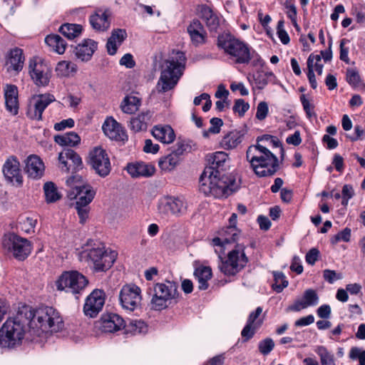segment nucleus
Instances as JSON below:
<instances>
[{"label":"nucleus","instance_id":"obj_1","mask_svg":"<svg viewBox=\"0 0 365 365\" xmlns=\"http://www.w3.org/2000/svg\"><path fill=\"white\" fill-rule=\"evenodd\" d=\"M227 157V154L222 151L216 152L210 157V165L205 167L199 182L200 191L205 195L227 197L234 191V175L224 172Z\"/></svg>","mask_w":365,"mask_h":365},{"label":"nucleus","instance_id":"obj_2","mask_svg":"<svg viewBox=\"0 0 365 365\" xmlns=\"http://www.w3.org/2000/svg\"><path fill=\"white\" fill-rule=\"evenodd\" d=\"M31 307L28 305L19 308L14 317L9 318L0 328V346L14 348L21 344L23 340H34L31 324Z\"/></svg>","mask_w":365,"mask_h":365},{"label":"nucleus","instance_id":"obj_3","mask_svg":"<svg viewBox=\"0 0 365 365\" xmlns=\"http://www.w3.org/2000/svg\"><path fill=\"white\" fill-rule=\"evenodd\" d=\"M186 58L180 51H173L162 65L161 73L157 84L160 93H165L177 85L182 75Z\"/></svg>","mask_w":365,"mask_h":365},{"label":"nucleus","instance_id":"obj_4","mask_svg":"<svg viewBox=\"0 0 365 365\" xmlns=\"http://www.w3.org/2000/svg\"><path fill=\"white\" fill-rule=\"evenodd\" d=\"M31 333L40 336L43 332H58L63 327L60 313L52 307H43L36 309L31 307Z\"/></svg>","mask_w":365,"mask_h":365},{"label":"nucleus","instance_id":"obj_5","mask_svg":"<svg viewBox=\"0 0 365 365\" xmlns=\"http://www.w3.org/2000/svg\"><path fill=\"white\" fill-rule=\"evenodd\" d=\"M116 256L115 252H108L104 244L93 240H89L81 253V258L85 259L96 272H104L110 268Z\"/></svg>","mask_w":365,"mask_h":365},{"label":"nucleus","instance_id":"obj_6","mask_svg":"<svg viewBox=\"0 0 365 365\" xmlns=\"http://www.w3.org/2000/svg\"><path fill=\"white\" fill-rule=\"evenodd\" d=\"M255 148L259 152V155L252 156V171L259 177L274 175L279 169L277 157L262 142L257 141Z\"/></svg>","mask_w":365,"mask_h":365},{"label":"nucleus","instance_id":"obj_7","mask_svg":"<svg viewBox=\"0 0 365 365\" xmlns=\"http://www.w3.org/2000/svg\"><path fill=\"white\" fill-rule=\"evenodd\" d=\"M218 255V268L226 276H233L238 273L247 264V257L245 256L244 248L237 245L235 249L230 251L227 257L223 258L225 248L222 252H216Z\"/></svg>","mask_w":365,"mask_h":365},{"label":"nucleus","instance_id":"obj_8","mask_svg":"<svg viewBox=\"0 0 365 365\" xmlns=\"http://www.w3.org/2000/svg\"><path fill=\"white\" fill-rule=\"evenodd\" d=\"M150 300L151 308L160 311L168 307L173 299L178 297V284L171 281L165 283H156L153 286Z\"/></svg>","mask_w":365,"mask_h":365},{"label":"nucleus","instance_id":"obj_9","mask_svg":"<svg viewBox=\"0 0 365 365\" xmlns=\"http://www.w3.org/2000/svg\"><path fill=\"white\" fill-rule=\"evenodd\" d=\"M217 45L225 53L232 56L237 63L247 62L250 58L249 48L230 34H222L218 36Z\"/></svg>","mask_w":365,"mask_h":365},{"label":"nucleus","instance_id":"obj_10","mask_svg":"<svg viewBox=\"0 0 365 365\" xmlns=\"http://www.w3.org/2000/svg\"><path fill=\"white\" fill-rule=\"evenodd\" d=\"M88 283L86 277L78 271L63 272L56 282V288L59 291L80 294Z\"/></svg>","mask_w":365,"mask_h":365},{"label":"nucleus","instance_id":"obj_11","mask_svg":"<svg viewBox=\"0 0 365 365\" xmlns=\"http://www.w3.org/2000/svg\"><path fill=\"white\" fill-rule=\"evenodd\" d=\"M2 246L18 260H24L32 250L30 241L14 233H9L4 236Z\"/></svg>","mask_w":365,"mask_h":365},{"label":"nucleus","instance_id":"obj_12","mask_svg":"<svg viewBox=\"0 0 365 365\" xmlns=\"http://www.w3.org/2000/svg\"><path fill=\"white\" fill-rule=\"evenodd\" d=\"M88 164L95 173L101 178L109 175L112 170L109 155L101 147H96L89 152Z\"/></svg>","mask_w":365,"mask_h":365},{"label":"nucleus","instance_id":"obj_13","mask_svg":"<svg viewBox=\"0 0 365 365\" xmlns=\"http://www.w3.org/2000/svg\"><path fill=\"white\" fill-rule=\"evenodd\" d=\"M186 210V202L180 197H163L158 202V213L161 218L167 219L172 215L180 216Z\"/></svg>","mask_w":365,"mask_h":365},{"label":"nucleus","instance_id":"obj_14","mask_svg":"<svg viewBox=\"0 0 365 365\" xmlns=\"http://www.w3.org/2000/svg\"><path fill=\"white\" fill-rule=\"evenodd\" d=\"M252 81L257 89H263L269 82L275 78L274 74L269 71L264 61L252 50Z\"/></svg>","mask_w":365,"mask_h":365},{"label":"nucleus","instance_id":"obj_15","mask_svg":"<svg viewBox=\"0 0 365 365\" xmlns=\"http://www.w3.org/2000/svg\"><path fill=\"white\" fill-rule=\"evenodd\" d=\"M141 299V290L134 284H125L120 291V303L125 309L134 311L140 305Z\"/></svg>","mask_w":365,"mask_h":365},{"label":"nucleus","instance_id":"obj_16","mask_svg":"<svg viewBox=\"0 0 365 365\" xmlns=\"http://www.w3.org/2000/svg\"><path fill=\"white\" fill-rule=\"evenodd\" d=\"M2 173L8 183L18 187L22 186L24 180L20 162L16 156L10 155L6 159L2 166Z\"/></svg>","mask_w":365,"mask_h":365},{"label":"nucleus","instance_id":"obj_17","mask_svg":"<svg viewBox=\"0 0 365 365\" xmlns=\"http://www.w3.org/2000/svg\"><path fill=\"white\" fill-rule=\"evenodd\" d=\"M29 73L36 85L45 86L48 84L51 70L43 61H31L29 63Z\"/></svg>","mask_w":365,"mask_h":365},{"label":"nucleus","instance_id":"obj_18","mask_svg":"<svg viewBox=\"0 0 365 365\" xmlns=\"http://www.w3.org/2000/svg\"><path fill=\"white\" fill-rule=\"evenodd\" d=\"M98 327L105 333H113L125 327V321L117 314L107 313L97 322Z\"/></svg>","mask_w":365,"mask_h":365},{"label":"nucleus","instance_id":"obj_19","mask_svg":"<svg viewBox=\"0 0 365 365\" xmlns=\"http://www.w3.org/2000/svg\"><path fill=\"white\" fill-rule=\"evenodd\" d=\"M239 232L235 226L229 225L222 228L219 232V237L212 240L211 245L215 248V252H222L223 248L227 244L235 242L238 238Z\"/></svg>","mask_w":365,"mask_h":365},{"label":"nucleus","instance_id":"obj_20","mask_svg":"<svg viewBox=\"0 0 365 365\" xmlns=\"http://www.w3.org/2000/svg\"><path fill=\"white\" fill-rule=\"evenodd\" d=\"M104 303L103 292L100 289H96L86 298L83 306V312L86 316L95 317L102 309Z\"/></svg>","mask_w":365,"mask_h":365},{"label":"nucleus","instance_id":"obj_21","mask_svg":"<svg viewBox=\"0 0 365 365\" xmlns=\"http://www.w3.org/2000/svg\"><path fill=\"white\" fill-rule=\"evenodd\" d=\"M104 134L110 140L125 142L128 140L126 131L113 117L107 118L102 126Z\"/></svg>","mask_w":365,"mask_h":365},{"label":"nucleus","instance_id":"obj_22","mask_svg":"<svg viewBox=\"0 0 365 365\" xmlns=\"http://www.w3.org/2000/svg\"><path fill=\"white\" fill-rule=\"evenodd\" d=\"M96 195V190L88 184L72 187L68 192L70 199H76V203L89 205Z\"/></svg>","mask_w":365,"mask_h":365},{"label":"nucleus","instance_id":"obj_23","mask_svg":"<svg viewBox=\"0 0 365 365\" xmlns=\"http://www.w3.org/2000/svg\"><path fill=\"white\" fill-rule=\"evenodd\" d=\"M55 101L53 95L45 93L38 95L34 98V106L30 107L27 115L28 116L34 120H41L42 114L47 106Z\"/></svg>","mask_w":365,"mask_h":365},{"label":"nucleus","instance_id":"obj_24","mask_svg":"<svg viewBox=\"0 0 365 365\" xmlns=\"http://www.w3.org/2000/svg\"><path fill=\"white\" fill-rule=\"evenodd\" d=\"M24 170L29 178L38 180L43 177L45 166L38 156L35 155H29L26 158Z\"/></svg>","mask_w":365,"mask_h":365},{"label":"nucleus","instance_id":"obj_25","mask_svg":"<svg viewBox=\"0 0 365 365\" xmlns=\"http://www.w3.org/2000/svg\"><path fill=\"white\" fill-rule=\"evenodd\" d=\"M6 110L11 115L19 113V91L15 85L6 84L4 88Z\"/></svg>","mask_w":365,"mask_h":365},{"label":"nucleus","instance_id":"obj_26","mask_svg":"<svg viewBox=\"0 0 365 365\" xmlns=\"http://www.w3.org/2000/svg\"><path fill=\"white\" fill-rule=\"evenodd\" d=\"M110 12L108 9H98L94 14L90 16L89 22L92 28L98 31H107L110 26Z\"/></svg>","mask_w":365,"mask_h":365},{"label":"nucleus","instance_id":"obj_27","mask_svg":"<svg viewBox=\"0 0 365 365\" xmlns=\"http://www.w3.org/2000/svg\"><path fill=\"white\" fill-rule=\"evenodd\" d=\"M24 56L21 48H14L9 51L6 56V65L8 71L19 73L24 67Z\"/></svg>","mask_w":365,"mask_h":365},{"label":"nucleus","instance_id":"obj_28","mask_svg":"<svg viewBox=\"0 0 365 365\" xmlns=\"http://www.w3.org/2000/svg\"><path fill=\"white\" fill-rule=\"evenodd\" d=\"M187 33L193 45L198 46L205 42L207 33L201 22L194 19L187 28Z\"/></svg>","mask_w":365,"mask_h":365},{"label":"nucleus","instance_id":"obj_29","mask_svg":"<svg viewBox=\"0 0 365 365\" xmlns=\"http://www.w3.org/2000/svg\"><path fill=\"white\" fill-rule=\"evenodd\" d=\"M97 47L98 43L95 41L90 38L84 39L76 46V56L82 61H88L91 58Z\"/></svg>","mask_w":365,"mask_h":365},{"label":"nucleus","instance_id":"obj_30","mask_svg":"<svg viewBox=\"0 0 365 365\" xmlns=\"http://www.w3.org/2000/svg\"><path fill=\"white\" fill-rule=\"evenodd\" d=\"M127 38V32L125 29H115L111 32L106 43V49L109 55L113 56L116 53L118 48Z\"/></svg>","mask_w":365,"mask_h":365},{"label":"nucleus","instance_id":"obj_31","mask_svg":"<svg viewBox=\"0 0 365 365\" xmlns=\"http://www.w3.org/2000/svg\"><path fill=\"white\" fill-rule=\"evenodd\" d=\"M245 136L243 130H232L225 134L220 142V147L225 150H232L242 143Z\"/></svg>","mask_w":365,"mask_h":365},{"label":"nucleus","instance_id":"obj_32","mask_svg":"<svg viewBox=\"0 0 365 365\" xmlns=\"http://www.w3.org/2000/svg\"><path fill=\"white\" fill-rule=\"evenodd\" d=\"M153 137L161 143L169 144L175 138V134L170 125H157L152 130Z\"/></svg>","mask_w":365,"mask_h":365},{"label":"nucleus","instance_id":"obj_33","mask_svg":"<svg viewBox=\"0 0 365 365\" xmlns=\"http://www.w3.org/2000/svg\"><path fill=\"white\" fill-rule=\"evenodd\" d=\"M195 278L198 282L200 290H206L209 287L208 281L212 277V272L210 267L200 265L195 267L193 273Z\"/></svg>","mask_w":365,"mask_h":365},{"label":"nucleus","instance_id":"obj_34","mask_svg":"<svg viewBox=\"0 0 365 365\" xmlns=\"http://www.w3.org/2000/svg\"><path fill=\"white\" fill-rule=\"evenodd\" d=\"M181 158L172 150L168 155L160 158L158 165L162 170L171 171L178 165Z\"/></svg>","mask_w":365,"mask_h":365},{"label":"nucleus","instance_id":"obj_35","mask_svg":"<svg viewBox=\"0 0 365 365\" xmlns=\"http://www.w3.org/2000/svg\"><path fill=\"white\" fill-rule=\"evenodd\" d=\"M43 190L47 203L56 202L61 198V194L58 192L57 186L51 181L45 182Z\"/></svg>","mask_w":365,"mask_h":365},{"label":"nucleus","instance_id":"obj_36","mask_svg":"<svg viewBox=\"0 0 365 365\" xmlns=\"http://www.w3.org/2000/svg\"><path fill=\"white\" fill-rule=\"evenodd\" d=\"M150 118V115L149 112L141 113L130 120V127L135 132L145 130Z\"/></svg>","mask_w":365,"mask_h":365},{"label":"nucleus","instance_id":"obj_37","mask_svg":"<svg viewBox=\"0 0 365 365\" xmlns=\"http://www.w3.org/2000/svg\"><path fill=\"white\" fill-rule=\"evenodd\" d=\"M45 42L59 54L63 53L66 51V42L58 34L48 35L45 38Z\"/></svg>","mask_w":365,"mask_h":365},{"label":"nucleus","instance_id":"obj_38","mask_svg":"<svg viewBox=\"0 0 365 365\" xmlns=\"http://www.w3.org/2000/svg\"><path fill=\"white\" fill-rule=\"evenodd\" d=\"M54 140L60 145L73 147L77 145L80 143L81 138L76 133L68 132L64 135H56L54 137Z\"/></svg>","mask_w":365,"mask_h":365},{"label":"nucleus","instance_id":"obj_39","mask_svg":"<svg viewBox=\"0 0 365 365\" xmlns=\"http://www.w3.org/2000/svg\"><path fill=\"white\" fill-rule=\"evenodd\" d=\"M83 31V27L80 24H64L59 28V31L68 39H73L78 37Z\"/></svg>","mask_w":365,"mask_h":365},{"label":"nucleus","instance_id":"obj_40","mask_svg":"<svg viewBox=\"0 0 365 365\" xmlns=\"http://www.w3.org/2000/svg\"><path fill=\"white\" fill-rule=\"evenodd\" d=\"M140 106V101L138 97L128 96L123 100L120 108L124 113L132 114L138 110Z\"/></svg>","mask_w":365,"mask_h":365},{"label":"nucleus","instance_id":"obj_41","mask_svg":"<svg viewBox=\"0 0 365 365\" xmlns=\"http://www.w3.org/2000/svg\"><path fill=\"white\" fill-rule=\"evenodd\" d=\"M192 142L189 140H179L177 143L173 147L172 151L175 153L179 158L185 153L191 152L192 150Z\"/></svg>","mask_w":365,"mask_h":365},{"label":"nucleus","instance_id":"obj_42","mask_svg":"<svg viewBox=\"0 0 365 365\" xmlns=\"http://www.w3.org/2000/svg\"><path fill=\"white\" fill-rule=\"evenodd\" d=\"M56 71L58 76H68L70 74L76 72L77 66L71 61H62L57 64Z\"/></svg>","mask_w":365,"mask_h":365},{"label":"nucleus","instance_id":"obj_43","mask_svg":"<svg viewBox=\"0 0 365 365\" xmlns=\"http://www.w3.org/2000/svg\"><path fill=\"white\" fill-rule=\"evenodd\" d=\"M274 283L272 285L273 290L277 293H280L282 290L288 286V281L282 272H272Z\"/></svg>","mask_w":365,"mask_h":365},{"label":"nucleus","instance_id":"obj_44","mask_svg":"<svg viewBox=\"0 0 365 365\" xmlns=\"http://www.w3.org/2000/svg\"><path fill=\"white\" fill-rule=\"evenodd\" d=\"M284 7L286 9L287 16L290 19L293 26L297 31L299 30V26L297 24V11L294 4L292 3L291 1L287 0L284 4Z\"/></svg>","mask_w":365,"mask_h":365},{"label":"nucleus","instance_id":"obj_45","mask_svg":"<svg viewBox=\"0 0 365 365\" xmlns=\"http://www.w3.org/2000/svg\"><path fill=\"white\" fill-rule=\"evenodd\" d=\"M316 353L320 357L322 365H336L334 356L324 346H319L315 350Z\"/></svg>","mask_w":365,"mask_h":365},{"label":"nucleus","instance_id":"obj_46","mask_svg":"<svg viewBox=\"0 0 365 365\" xmlns=\"http://www.w3.org/2000/svg\"><path fill=\"white\" fill-rule=\"evenodd\" d=\"M302 300L307 308L314 307L319 303V296L314 289H308L304 292Z\"/></svg>","mask_w":365,"mask_h":365},{"label":"nucleus","instance_id":"obj_47","mask_svg":"<svg viewBox=\"0 0 365 365\" xmlns=\"http://www.w3.org/2000/svg\"><path fill=\"white\" fill-rule=\"evenodd\" d=\"M61 159H63V158H68V160L72 162L75 169L78 168L82 165L81 158L72 149H64L61 152Z\"/></svg>","mask_w":365,"mask_h":365},{"label":"nucleus","instance_id":"obj_48","mask_svg":"<svg viewBox=\"0 0 365 365\" xmlns=\"http://www.w3.org/2000/svg\"><path fill=\"white\" fill-rule=\"evenodd\" d=\"M210 127L207 130L203 131V136L207 138L210 133L217 134L220 132L221 127L223 125L222 120L219 118H212L210 119Z\"/></svg>","mask_w":365,"mask_h":365},{"label":"nucleus","instance_id":"obj_49","mask_svg":"<svg viewBox=\"0 0 365 365\" xmlns=\"http://www.w3.org/2000/svg\"><path fill=\"white\" fill-rule=\"evenodd\" d=\"M36 222V220H34L32 217H27L22 219L19 222L20 229L27 234L34 232Z\"/></svg>","mask_w":365,"mask_h":365},{"label":"nucleus","instance_id":"obj_50","mask_svg":"<svg viewBox=\"0 0 365 365\" xmlns=\"http://www.w3.org/2000/svg\"><path fill=\"white\" fill-rule=\"evenodd\" d=\"M346 80L350 86L353 87L357 86L361 81V77L358 71L355 68H347Z\"/></svg>","mask_w":365,"mask_h":365},{"label":"nucleus","instance_id":"obj_51","mask_svg":"<svg viewBox=\"0 0 365 365\" xmlns=\"http://www.w3.org/2000/svg\"><path fill=\"white\" fill-rule=\"evenodd\" d=\"M274 347V343L272 339L266 338L259 342L258 349L263 355L269 354Z\"/></svg>","mask_w":365,"mask_h":365},{"label":"nucleus","instance_id":"obj_52","mask_svg":"<svg viewBox=\"0 0 365 365\" xmlns=\"http://www.w3.org/2000/svg\"><path fill=\"white\" fill-rule=\"evenodd\" d=\"M75 209L77 211L80 223L83 225L88 218L90 206L75 203Z\"/></svg>","mask_w":365,"mask_h":365},{"label":"nucleus","instance_id":"obj_53","mask_svg":"<svg viewBox=\"0 0 365 365\" xmlns=\"http://www.w3.org/2000/svg\"><path fill=\"white\" fill-rule=\"evenodd\" d=\"M284 21L283 19H281L278 21L277 26V34L282 43L287 45L289 43L290 38L287 32L284 29Z\"/></svg>","mask_w":365,"mask_h":365},{"label":"nucleus","instance_id":"obj_54","mask_svg":"<svg viewBox=\"0 0 365 365\" xmlns=\"http://www.w3.org/2000/svg\"><path fill=\"white\" fill-rule=\"evenodd\" d=\"M249 108L250 104L248 103H245L243 99L236 100L232 108L234 113H237L240 117L243 116Z\"/></svg>","mask_w":365,"mask_h":365},{"label":"nucleus","instance_id":"obj_55","mask_svg":"<svg viewBox=\"0 0 365 365\" xmlns=\"http://www.w3.org/2000/svg\"><path fill=\"white\" fill-rule=\"evenodd\" d=\"M140 177H150L155 171V167L145 163H138Z\"/></svg>","mask_w":365,"mask_h":365},{"label":"nucleus","instance_id":"obj_56","mask_svg":"<svg viewBox=\"0 0 365 365\" xmlns=\"http://www.w3.org/2000/svg\"><path fill=\"white\" fill-rule=\"evenodd\" d=\"M268 113L269 107L267 103L261 101L257 105L255 118L259 120H263L267 118Z\"/></svg>","mask_w":365,"mask_h":365},{"label":"nucleus","instance_id":"obj_57","mask_svg":"<svg viewBox=\"0 0 365 365\" xmlns=\"http://www.w3.org/2000/svg\"><path fill=\"white\" fill-rule=\"evenodd\" d=\"M300 101L308 118H311L313 115H316L314 112V105L309 102L304 94L300 96Z\"/></svg>","mask_w":365,"mask_h":365},{"label":"nucleus","instance_id":"obj_58","mask_svg":"<svg viewBox=\"0 0 365 365\" xmlns=\"http://www.w3.org/2000/svg\"><path fill=\"white\" fill-rule=\"evenodd\" d=\"M349 42V40L347 38H342L340 41L339 44V49H340V53H339V58L341 61L349 63V48L345 47L344 45L346 43H348Z\"/></svg>","mask_w":365,"mask_h":365},{"label":"nucleus","instance_id":"obj_59","mask_svg":"<svg viewBox=\"0 0 365 365\" xmlns=\"http://www.w3.org/2000/svg\"><path fill=\"white\" fill-rule=\"evenodd\" d=\"M199 12L201 18L205 22L217 14L209 6L206 4L200 6Z\"/></svg>","mask_w":365,"mask_h":365},{"label":"nucleus","instance_id":"obj_60","mask_svg":"<svg viewBox=\"0 0 365 365\" xmlns=\"http://www.w3.org/2000/svg\"><path fill=\"white\" fill-rule=\"evenodd\" d=\"M320 252L317 248H312L306 254L305 260L307 264L314 265L319 259Z\"/></svg>","mask_w":365,"mask_h":365},{"label":"nucleus","instance_id":"obj_61","mask_svg":"<svg viewBox=\"0 0 365 365\" xmlns=\"http://www.w3.org/2000/svg\"><path fill=\"white\" fill-rule=\"evenodd\" d=\"M258 19L262 26L266 31L267 34H269L271 30V28L269 26V24L272 21L270 16L269 14H266L265 16H264L262 11H259Z\"/></svg>","mask_w":365,"mask_h":365},{"label":"nucleus","instance_id":"obj_62","mask_svg":"<svg viewBox=\"0 0 365 365\" xmlns=\"http://www.w3.org/2000/svg\"><path fill=\"white\" fill-rule=\"evenodd\" d=\"M331 314V307L329 304H322L317 309V314L322 319H329Z\"/></svg>","mask_w":365,"mask_h":365},{"label":"nucleus","instance_id":"obj_63","mask_svg":"<svg viewBox=\"0 0 365 365\" xmlns=\"http://www.w3.org/2000/svg\"><path fill=\"white\" fill-rule=\"evenodd\" d=\"M290 269L292 272H296L297 274H300L303 272V266L301 262V259L298 256H294L292 258Z\"/></svg>","mask_w":365,"mask_h":365},{"label":"nucleus","instance_id":"obj_64","mask_svg":"<svg viewBox=\"0 0 365 365\" xmlns=\"http://www.w3.org/2000/svg\"><path fill=\"white\" fill-rule=\"evenodd\" d=\"M120 65L124 66L128 68H132L135 66V63L133 57L130 53H125L119 61Z\"/></svg>","mask_w":365,"mask_h":365}]
</instances>
